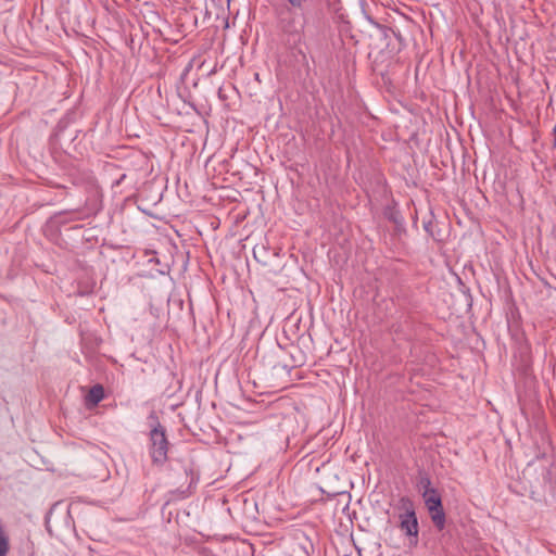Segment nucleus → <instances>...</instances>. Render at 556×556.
Returning <instances> with one entry per match:
<instances>
[{
    "mask_svg": "<svg viewBox=\"0 0 556 556\" xmlns=\"http://www.w3.org/2000/svg\"><path fill=\"white\" fill-rule=\"evenodd\" d=\"M168 445L166 429L157 421L150 431V455L154 465L162 466L167 460Z\"/></svg>",
    "mask_w": 556,
    "mask_h": 556,
    "instance_id": "obj_1",
    "label": "nucleus"
},
{
    "mask_svg": "<svg viewBox=\"0 0 556 556\" xmlns=\"http://www.w3.org/2000/svg\"><path fill=\"white\" fill-rule=\"evenodd\" d=\"M422 497L433 525L439 530H443L445 527V513L440 494L437 490H428L422 492Z\"/></svg>",
    "mask_w": 556,
    "mask_h": 556,
    "instance_id": "obj_2",
    "label": "nucleus"
},
{
    "mask_svg": "<svg viewBox=\"0 0 556 556\" xmlns=\"http://www.w3.org/2000/svg\"><path fill=\"white\" fill-rule=\"evenodd\" d=\"M401 502L403 508H405V513L400 515V528L406 535L414 538V542L412 543L416 545L418 542L419 527L414 505L408 498H402Z\"/></svg>",
    "mask_w": 556,
    "mask_h": 556,
    "instance_id": "obj_3",
    "label": "nucleus"
},
{
    "mask_svg": "<svg viewBox=\"0 0 556 556\" xmlns=\"http://www.w3.org/2000/svg\"><path fill=\"white\" fill-rule=\"evenodd\" d=\"M184 475L186 477V481L180 483L179 478L177 477L174 484L177 485V492L186 497L192 493V489L197 484L199 477L192 465L184 467Z\"/></svg>",
    "mask_w": 556,
    "mask_h": 556,
    "instance_id": "obj_4",
    "label": "nucleus"
},
{
    "mask_svg": "<svg viewBox=\"0 0 556 556\" xmlns=\"http://www.w3.org/2000/svg\"><path fill=\"white\" fill-rule=\"evenodd\" d=\"M103 396H104L103 387L101 384H96L90 389V391L87 395V401L92 404H98L99 402L102 401Z\"/></svg>",
    "mask_w": 556,
    "mask_h": 556,
    "instance_id": "obj_5",
    "label": "nucleus"
},
{
    "mask_svg": "<svg viewBox=\"0 0 556 556\" xmlns=\"http://www.w3.org/2000/svg\"><path fill=\"white\" fill-rule=\"evenodd\" d=\"M434 226L435 225L432 220L424 223V229L426 230V232L434 240H440L433 230Z\"/></svg>",
    "mask_w": 556,
    "mask_h": 556,
    "instance_id": "obj_6",
    "label": "nucleus"
},
{
    "mask_svg": "<svg viewBox=\"0 0 556 556\" xmlns=\"http://www.w3.org/2000/svg\"><path fill=\"white\" fill-rule=\"evenodd\" d=\"M418 485L421 489H424V491L434 490L433 488H431V481L428 476H421Z\"/></svg>",
    "mask_w": 556,
    "mask_h": 556,
    "instance_id": "obj_7",
    "label": "nucleus"
},
{
    "mask_svg": "<svg viewBox=\"0 0 556 556\" xmlns=\"http://www.w3.org/2000/svg\"><path fill=\"white\" fill-rule=\"evenodd\" d=\"M388 218L390 220H392L394 224L396 225H402V217L400 216V214L397 212H391L389 215H388Z\"/></svg>",
    "mask_w": 556,
    "mask_h": 556,
    "instance_id": "obj_8",
    "label": "nucleus"
},
{
    "mask_svg": "<svg viewBox=\"0 0 556 556\" xmlns=\"http://www.w3.org/2000/svg\"><path fill=\"white\" fill-rule=\"evenodd\" d=\"M289 3L294 7V8H299L301 9L303 3L306 1V0H288Z\"/></svg>",
    "mask_w": 556,
    "mask_h": 556,
    "instance_id": "obj_9",
    "label": "nucleus"
},
{
    "mask_svg": "<svg viewBox=\"0 0 556 556\" xmlns=\"http://www.w3.org/2000/svg\"><path fill=\"white\" fill-rule=\"evenodd\" d=\"M197 61H199V64H198L199 68H203V67L205 66V60H201L200 58H199V59H198V58H194V59L192 60V63H193V62H197Z\"/></svg>",
    "mask_w": 556,
    "mask_h": 556,
    "instance_id": "obj_10",
    "label": "nucleus"
},
{
    "mask_svg": "<svg viewBox=\"0 0 556 556\" xmlns=\"http://www.w3.org/2000/svg\"><path fill=\"white\" fill-rule=\"evenodd\" d=\"M217 72V67L216 65H214L208 72H207V75L211 76V75H214L215 73Z\"/></svg>",
    "mask_w": 556,
    "mask_h": 556,
    "instance_id": "obj_11",
    "label": "nucleus"
},
{
    "mask_svg": "<svg viewBox=\"0 0 556 556\" xmlns=\"http://www.w3.org/2000/svg\"><path fill=\"white\" fill-rule=\"evenodd\" d=\"M553 135H554V142H553V147L556 149V124H555V127L553 129Z\"/></svg>",
    "mask_w": 556,
    "mask_h": 556,
    "instance_id": "obj_12",
    "label": "nucleus"
},
{
    "mask_svg": "<svg viewBox=\"0 0 556 556\" xmlns=\"http://www.w3.org/2000/svg\"><path fill=\"white\" fill-rule=\"evenodd\" d=\"M135 40H134V37H129V42L126 40V43L132 48V45H134Z\"/></svg>",
    "mask_w": 556,
    "mask_h": 556,
    "instance_id": "obj_13",
    "label": "nucleus"
}]
</instances>
